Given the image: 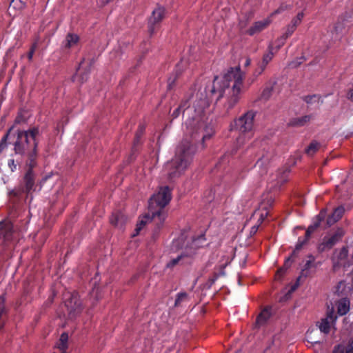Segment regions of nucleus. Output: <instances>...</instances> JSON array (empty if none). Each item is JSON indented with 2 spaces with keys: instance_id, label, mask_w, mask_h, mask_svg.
Masks as SVG:
<instances>
[{
  "instance_id": "obj_6",
  "label": "nucleus",
  "mask_w": 353,
  "mask_h": 353,
  "mask_svg": "<svg viewBox=\"0 0 353 353\" xmlns=\"http://www.w3.org/2000/svg\"><path fill=\"white\" fill-rule=\"evenodd\" d=\"M254 112H245L241 117L234 121V127L241 134L236 139V144L241 146L245 138L250 139L252 136L251 130L253 127Z\"/></svg>"
},
{
  "instance_id": "obj_34",
  "label": "nucleus",
  "mask_w": 353,
  "mask_h": 353,
  "mask_svg": "<svg viewBox=\"0 0 353 353\" xmlns=\"http://www.w3.org/2000/svg\"><path fill=\"white\" fill-rule=\"evenodd\" d=\"M185 256H188V257H190L191 256H187L185 254V248H184V250L182 252V253L179 255L177 257L172 259L167 265V266L168 268H173L174 266H175L176 264H178V263L179 262V261L185 257Z\"/></svg>"
},
{
  "instance_id": "obj_14",
  "label": "nucleus",
  "mask_w": 353,
  "mask_h": 353,
  "mask_svg": "<svg viewBox=\"0 0 353 353\" xmlns=\"http://www.w3.org/2000/svg\"><path fill=\"white\" fill-rule=\"evenodd\" d=\"M336 319V316L334 314V308L328 309L326 316L322 319L319 322V327L321 332L324 334H328L330 330L331 324H332Z\"/></svg>"
},
{
  "instance_id": "obj_1",
  "label": "nucleus",
  "mask_w": 353,
  "mask_h": 353,
  "mask_svg": "<svg viewBox=\"0 0 353 353\" xmlns=\"http://www.w3.org/2000/svg\"><path fill=\"white\" fill-rule=\"evenodd\" d=\"M244 78L245 73L240 66L230 68L222 77H214L213 82L205 88V94L198 91L195 95L185 98L176 110H186L191 108V104L194 110H205L210 108L212 101L217 103L224 94L225 108L232 109L239 101L243 92Z\"/></svg>"
},
{
  "instance_id": "obj_11",
  "label": "nucleus",
  "mask_w": 353,
  "mask_h": 353,
  "mask_svg": "<svg viewBox=\"0 0 353 353\" xmlns=\"http://www.w3.org/2000/svg\"><path fill=\"white\" fill-rule=\"evenodd\" d=\"M206 239L204 233L196 236H193L190 243H188L184 247L185 248V254L187 256H193L196 253V250L200 248H203L205 245Z\"/></svg>"
},
{
  "instance_id": "obj_53",
  "label": "nucleus",
  "mask_w": 353,
  "mask_h": 353,
  "mask_svg": "<svg viewBox=\"0 0 353 353\" xmlns=\"http://www.w3.org/2000/svg\"><path fill=\"white\" fill-rule=\"evenodd\" d=\"M251 63V59L250 58H246L244 65L245 67H248Z\"/></svg>"
},
{
  "instance_id": "obj_57",
  "label": "nucleus",
  "mask_w": 353,
  "mask_h": 353,
  "mask_svg": "<svg viewBox=\"0 0 353 353\" xmlns=\"http://www.w3.org/2000/svg\"><path fill=\"white\" fill-rule=\"evenodd\" d=\"M299 64H301V62H299V63H298V64H296V63H291V65H292V66H297V65H299Z\"/></svg>"
},
{
  "instance_id": "obj_13",
  "label": "nucleus",
  "mask_w": 353,
  "mask_h": 353,
  "mask_svg": "<svg viewBox=\"0 0 353 353\" xmlns=\"http://www.w3.org/2000/svg\"><path fill=\"white\" fill-rule=\"evenodd\" d=\"M321 222V220L315 218L313 223L307 228L305 236L303 237H299L295 249L293 251V254H294L296 251L301 250L303 246L307 243L311 234L320 226Z\"/></svg>"
},
{
  "instance_id": "obj_59",
  "label": "nucleus",
  "mask_w": 353,
  "mask_h": 353,
  "mask_svg": "<svg viewBox=\"0 0 353 353\" xmlns=\"http://www.w3.org/2000/svg\"><path fill=\"white\" fill-rule=\"evenodd\" d=\"M297 285H294L292 288V290H294L296 288Z\"/></svg>"
},
{
  "instance_id": "obj_51",
  "label": "nucleus",
  "mask_w": 353,
  "mask_h": 353,
  "mask_svg": "<svg viewBox=\"0 0 353 353\" xmlns=\"http://www.w3.org/2000/svg\"><path fill=\"white\" fill-rule=\"evenodd\" d=\"M175 79L169 78L168 82V89L171 90L174 83Z\"/></svg>"
},
{
  "instance_id": "obj_12",
  "label": "nucleus",
  "mask_w": 353,
  "mask_h": 353,
  "mask_svg": "<svg viewBox=\"0 0 353 353\" xmlns=\"http://www.w3.org/2000/svg\"><path fill=\"white\" fill-rule=\"evenodd\" d=\"M321 222V220L315 218L313 223L307 228L305 236L303 237H299L295 249L293 251V254H294L296 251L301 250L303 246L307 243L311 234L320 226Z\"/></svg>"
},
{
  "instance_id": "obj_54",
  "label": "nucleus",
  "mask_w": 353,
  "mask_h": 353,
  "mask_svg": "<svg viewBox=\"0 0 353 353\" xmlns=\"http://www.w3.org/2000/svg\"><path fill=\"white\" fill-rule=\"evenodd\" d=\"M349 99L353 101V89L350 91Z\"/></svg>"
},
{
  "instance_id": "obj_31",
  "label": "nucleus",
  "mask_w": 353,
  "mask_h": 353,
  "mask_svg": "<svg viewBox=\"0 0 353 353\" xmlns=\"http://www.w3.org/2000/svg\"><path fill=\"white\" fill-rule=\"evenodd\" d=\"M333 353H353V340L349 343L347 347L343 345H338L335 347Z\"/></svg>"
},
{
  "instance_id": "obj_8",
  "label": "nucleus",
  "mask_w": 353,
  "mask_h": 353,
  "mask_svg": "<svg viewBox=\"0 0 353 353\" xmlns=\"http://www.w3.org/2000/svg\"><path fill=\"white\" fill-rule=\"evenodd\" d=\"M14 228L10 221H0V243L7 246L13 239Z\"/></svg>"
},
{
  "instance_id": "obj_46",
  "label": "nucleus",
  "mask_w": 353,
  "mask_h": 353,
  "mask_svg": "<svg viewBox=\"0 0 353 353\" xmlns=\"http://www.w3.org/2000/svg\"><path fill=\"white\" fill-rule=\"evenodd\" d=\"M8 166L10 168L11 171L14 172L17 170V164L15 163L14 159H10L8 162Z\"/></svg>"
},
{
  "instance_id": "obj_18",
  "label": "nucleus",
  "mask_w": 353,
  "mask_h": 353,
  "mask_svg": "<svg viewBox=\"0 0 353 353\" xmlns=\"http://www.w3.org/2000/svg\"><path fill=\"white\" fill-rule=\"evenodd\" d=\"M334 254H336V261H335V258H333V270H336L338 268H339L341 265L342 262L345 261L348 256V249L347 247L343 246L339 251V253H337V250H335Z\"/></svg>"
},
{
  "instance_id": "obj_38",
  "label": "nucleus",
  "mask_w": 353,
  "mask_h": 353,
  "mask_svg": "<svg viewBox=\"0 0 353 353\" xmlns=\"http://www.w3.org/2000/svg\"><path fill=\"white\" fill-rule=\"evenodd\" d=\"M13 128V127L10 128L8 132V133L4 135V137L1 139V141H0V153L2 152V150H3L6 146H7V139H8V134L10 133V132L12 130V129Z\"/></svg>"
},
{
  "instance_id": "obj_56",
  "label": "nucleus",
  "mask_w": 353,
  "mask_h": 353,
  "mask_svg": "<svg viewBox=\"0 0 353 353\" xmlns=\"http://www.w3.org/2000/svg\"><path fill=\"white\" fill-rule=\"evenodd\" d=\"M174 117H177L179 116V112H174Z\"/></svg>"
},
{
  "instance_id": "obj_23",
  "label": "nucleus",
  "mask_w": 353,
  "mask_h": 353,
  "mask_svg": "<svg viewBox=\"0 0 353 353\" xmlns=\"http://www.w3.org/2000/svg\"><path fill=\"white\" fill-rule=\"evenodd\" d=\"M337 312L339 315L346 314L350 310V301L347 299L339 300L337 303Z\"/></svg>"
},
{
  "instance_id": "obj_48",
  "label": "nucleus",
  "mask_w": 353,
  "mask_h": 353,
  "mask_svg": "<svg viewBox=\"0 0 353 353\" xmlns=\"http://www.w3.org/2000/svg\"><path fill=\"white\" fill-rule=\"evenodd\" d=\"M326 216V210L325 209L321 210L319 214L316 216V219L323 221Z\"/></svg>"
},
{
  "instance_id": "obj_17",
  "label": "nucleus",
  "mask_w": 353,
  "mask_h": 353,
  "mask_svg": "<svg viewBox=\"0 0 353 353\" xmlns=\"http://www.w3.org/2000/svg\"><path fill=\"white\" fill-rule=\"evenodd\" d=\"M270 23L271 20L270 19H265L262 21H256L246 31V33L250 36H252L266 28Z\"/></svg>"
},
{
  "instance_id": "obj_43",
  "label": "nucleus",
  "mask_w": 353,
  "mask_h": 353,
  "mask_svg": "<svg viewBox=\"0 0 353 353\" xmlns=\"http://www.w3.org/2000/svg\"><path fill=\"white\" fill-rule=\"evenodd\" d=\"M145 130V125L143 123H141L139 125L138 130L136 132V135L138 137H142Z\"/></svg>"
},
{
  "instance_id": "obj_49",
  "label": "nucleus",
  "mask_w": 353,
  "mask_h": 353,
  "mask_svg": "<svg viewBox=\"0 0 353 353\" xmlns=\"http://www.w3.org/2000/svg\"><path fill=\"white\" fill-rule=\"evenodd\" d=\"M336 222H337L336 220L334 218V216L332 214H330L327 219V225L328 226H332Z\"/></svg>"
},
{
  "instance_id": "obj_44",
  "label": "nucleus",
  "mask_w": 353,
  "mask_h": 353,
  "mask_svg": "<svg viewBox=\"0 0 353 353\" xmlns=\"http://www.w3.org/2000/svg\"><path fill=\"white\" fill-rule=\"evenodd\" d=\"M183 241V237L181 236V237L179 238L178 239L173 241L172 246L176 248L183 249V247L180 245L181 243Z\"/></svg>"
},
{
  "instance_id": "obj_58",
  "label": "nucleus",
  "mask_w": 353,
  "mask_h": 353,
  "mask_svg": "<svg viewBox=\"0 0 353 353\" xmlns=\"http://www.w3.org/2000/svg\"><path fill=\"white\" fill-rule=\"evenodd\" d=\"M256 230H257V228H256V227H253L252 228V230L253 232H256Z\"/></svg>"
},
{
  "instance_id": "obj_40",
  "label": "nucleus",
  "mask_w": 353,
  "mask_h": 353,
  "mask_svg": "<svg viewBox=\"0 0 353 353\" xmlns=\"http://www.w3.org/2000/svg\"><path fill=\"white\" fill-rule=\"evenodd\" d=\"M37 48V43L34 42V43L32 44L30 49L28 53V59L30 61H31L32 60L34 53Z\"/></svg>"
},
{
  "instance_id": "obj_39",
  "label": "nucleus",
  "mask_w": 353,
  "mask_h": 353,
  "mask_svg": "<svg viewBox=\"0 0 353 353\" xmlns=\"http://www.w3.org/2000/svg\"><path fill=\"white\" fill-rule=\"evenodd\" d=\"M288 8H289V6L287 4L282 3L275 11H274L270 14V17H273L275 14H280V13L284 12L285 10H288Z\"/></svg>"
},
{
  "instance_id": "obj_37",
  "label": "nucleus",
  "mask_w": 353,
  "mask_h": 353,
  "mask_svg": "<svg viewBox=\"0 0 353 353\" xmlns=\"http://www.w3.org/2000/svg\"><path fill=\"white\" fill-rule=\"evenodd\" d=\"M263 71L260 69L259 67L257 66V68L254 70L252 77L248 79L249 84L251 85L254 82V81L256 79V78L260 76Z\"/></svg>"
},
{
  "instance_id": "obj_16",
  "label": "nucleus",
  "mask_w": 353,
  "mask_h": 353,
  "mask_svg": "<svg viewBox=\"0 0 353 353\" xmlns=\"http://www.w3.org/2000/svg\"><path fill=\"white\" fill-rule=\"evenodd\" d=\"M274 84L275 83L274 82L271 85H267L265 88H264L261 95L256 100L254 101L256 107H260L261 104L265 103L270 99L272 96Z\"/></svg>"
},
{
  "instance_id": "obj_29",
  "label": "nucleus",
  "mask_w": 353,
  "mask_h": 353,
  "mask_svg": "<svg viewBox=\"0 0 353 353\" xmlns=\"http://www.w3.org/2000/svg\"><path fill=\"white\" fill-rule=\"evenodd\" d=\"M83 61H84V59H83L81 61V63L79 64V68L77 70V72L73 77V81L77 80L81 83H84L85 81H87V79L88 78L89 73H90V69H89L88 70H86L85 72H84L83 74H81V73L79 74V70H80V67H81V64L83 63Z\"/></svg>"
},
{
  "instance_id": "obj_45",
  "label": "nucleus",
  "mask_w": 353,
  "mask_h": 353,
  "mask_svg": "<svg viewBox=\"0 0 353 353\" xmlns=\"http://www.w3.org/2000/svg\"><path fill=\"white\" fill-rule=\"evenodd\" d=\"M27 120V118L23 115L21 112L19 114V115L15 119V123H25Z\"/></svg>"
},
{
  "instance_id": "obj_55",
  "label": "nucleus",
  "mask_w": 353,
  "mask_h": 353,
  "mask_svg": "<svg viewBox=\"0 0 353 353\" xmlns=\"http://www.w3.org/2000/svg\"><path fill=\"white\" fill-rule=\"evenodd\" d=\"M239 25H240V27H241V29H243V28H245V26H246V24H245V23H243V22H241V21L240 22Z\"/></svg>"
},
{
  "instance_id": "obj_22",
  "label": "nucleus",
  "mask_w": 353,
  "mask_h": 353,
  "mask_svg": "<svg viewBox=\"0 0 353 353\" xmlns=\"http://www.w3.org/2000/svg\"><path fill=\"white\" fill-rule=\"evenodd\" d=\"M68 334L66 332L62 333L60 336L59 341L57 343V347L59 351L58 353H67L66 350L68 347Z\"/></svg>"
},
{
  "instance_id": "obj_5",
  "label": "nucleus",
  "mask_w": 353,
  "mask_h": 353,
  "mask_svg": "<svg viewBox=\"0 0 353 353\" xmlns=\"http://www.w3.org/2000/svg\"><path fill=\"white\" fill-rule=\"evenodd\" d=\"M36 174L34 172H26L20 184L18 187L9 192V197L14 203L18 202L23 194L28 195L35 190Z\"/></svg>"
},
{
  "instance_id": "obj_15",
  "label": "nucleus",
  "mask_w": 353,
  "mask_h": 353,
  "mask_svg": "<svg viewBox=\"0 0 353 353\" xmlns=\"http://www.w3.org/2000/svg\"><path fill=\"white\" fill-rule=\"evenodd\" d=\"M65 306L70 315L74 316L81 311V301L77 294H71L70 299L65 301Z\"/></svg>"
},
{
  "instance_id": "obj_47",
  "label": "nucleus",
  "mask_w": 353,
  "mask_h": 353,
  "mask_svg": "<svg viewBox=\"0 0 353 353\" xmlns=\"http://www.w3.org/2000/svg\"><path fill=\"white\" fill-rule=\"evenodd\" d=\"M112 0H97V6L100 8H103L109 3H110Z\"/></svg>"
},
{
  "instance_id": "obj_27",
  "label": "nucleus",
  "mask_w": 353,
  "mask_h": 353,
  "mask_svg": "<svg viewBox=\"0 0 353 353\" xmlns=\"http://www.w3.org/2000/svg\"><path fill=\"white\" fill-rule=\"evenodd\" d=\"M190 301V298L188 296V293L183 292H179L176 294L175 302H174V307H179L183 306L184 303H188Z\"/></svg>"
},
{
  "instance_id": "obj_32",
  "label": "nucleus",
  "mask_w": 353,
  "mask_h": 353,
  "mask_svg": "<svg viewBox=\"0 0 353 353\" xmlns=\"http://www.w3.org/2000/svg\"><path fill=\"white\" fill-rule=\"evenodd\" d=\"M320 143L316 141H312L305 149V153L308 156H313L319 149Z\"/></svg>"
},
{
  "instance_id": "obj_10",
  "label": "nucleus",
  "mask_w": 353,
  "mask_h": 353,
  "mask_svg": "<svg viewBox=\"0 0 353 353\" xmlns=\"http://www.w3.org/2000/svg\"><path fill=\"white\" fill-rule=\"evenodd\" d=\"M165 14V9L162 6H157L152 12L148 19V32L152 35L155 32L156 26L159 24Z\"/></svg>"
},
{
  "instance_id": "obj_19",
  "label": "nucleus",
  "mask_w": 353,
  "mask_h": 353,
  "mask_svg": "<svg viewBox=\"0 0 353 353\" xmlns=\"http://www.w3.org/2000/svg\"><path fill=\"white\" fill-rule=\"evenodd\" d=\"M110 223L117 228H122L127 221V217L121 211H115L110 218Z\"/></svg>"
},
{
  "instance_id": "obj_28",
  "label": "nucleus",
  "mask_w": 353,
  "mask_h": 353,
  "mask_svg": "<svg viewBox=\"0 0 353 353\" xmlns=\"http://www.w3.org/2000/svg\"><path fill=\"white\" fill-rule=\"evenodd\" d=\"M79 39L77 34H68L64 41V47L67 48L73 47L78 43Z\"/></svg>"
},
{
  "instance_id": "obj_61",
  "label": "nucleus",
  "mask_w": 353,
  "mask_h": 353,
  "mask_svg": "<svg viewBox=\"0 0 353 353\" xmlns=\"http://www.w3.org/2000/svg\"><path fill=\"white\" fill-rule=\"evenodd\" d=\"M225 159V156L223 157L221 161H223Z\"/></svg>"
},
{
  "instance_id": "obj_21",
  "label": "nucleus",
  "mask_w": 353,
  "mask_h": 353,
  "mask_svg": "<svg viewBox=\"0 0 353 353\" xmlns=\"http://www.w3.org/2000/svg\"><path fill=\"white\" fill-rule=\"evenodd\" d=\"M37 150L31 151L28 154V161L26 162L27 170L26 172H34L33 168L37 165Z\"/></svg>"
},
{
  "instance_id": "obj_33",
  "label": "nucleus",
  "mask_w": 353,
  "mask_h": 353,
  "mask_svg": "<svg viewBox=\"0 0 353 353\" xmlns=\"http://www.w3.org/2000/svg\"><path fill=\"white\" fill-rule=\"evenodd\" d=\"M309 258V260H307L305 265H304V268L302 270V272L301 274L303 275H305V276H307V273L305 274V272L308 270L310 268H311L312 267H315V265H314V257L312 256V255H310L308 256Z\"/></svg>"
},
{
  "instance_id": "obj_42",
  "label": "nucleus",
  "mask_w": 353,
  "mask_h": 353,
  "mask_svg": "<svg viewBox=\"0 0 353 353\" xmlns=\"http://www.w3.org/2000/svg\"><path fill=\"white\" fill-rule=\"evenodd\" d=\"M145 224L146 221L143 219L139 221V223L137 224V227L135 228V234H134V236L138 235L140 231L142 230V228L145 225Z\"/></svg>"
},
{
  "instance_id": "obj_24",
  "label": "nucleus",
  "mask_w": 353,
  "mask_h": 353,
  "mask_svg": "<svg viewBox=\"0 0 353 353\" xmlns=\"http://www.w3.org/2000/svg\"><path fill=\"white\" fill-rule=\"evenodd\" d=\"M312 118V115H305L301 117L293 118L290 120L289 125L294 127L303 126L308 123Z\"/></svg>"
},
{
  "instance_id": "obj_3",
  "label": "nucleus",
  "mask_w": 353,
  "mask_h": 353,
  "mask_svg": "<svg viewBox=\"0 0 353 353\" xmlns=\"http://www.w3.org/2000/svg\"><path fill=\"white\" fill-rule=\"evenodd\" d=\"M172 198L171 190L168 186L160 188L158 193L154 194L149 202V214L147 218L151 219L156 222L157 228L159 230L165 219L164 208L169 203Z\"/></svg>"
},
{
  "instance_id": "obj_9",
  "label": "nucleus",
  "mask_w": 353,
  "mask_h": 353,
  "mask_svg": "<svg viewBox=\"0 0 353 353\" xmlns=\"http://www.w3.org/2000/svg\"><path fill=\"white\" fill-rule=\"evenodd\" d=\"M273 150L268 145L264 146L256 155L257 157L255 166L262 169V172H266V166L273 157Z\"/></svg>"
},
{
  "instance_id": "obj_36",
  "label": "nucleus",
  "mask_w": 353,
  "mask_h": 353,
  "mask_svg": "<svg viewBox=\"0 0 353 353\" xmlns=\"http://www.w3.org/2000/svg\"><path fill=\"white\" fill-rule=\"evenodd\" d=\"M304 14L303 12H299L296 17L292 19L290 24L294 26L296 28V27L301 23Z\"/></svg>"
},
{
  "instance_id": "obj_50",
  "label": "nucleus",
  "mask_w": 353,
  "mask_h": 353,
  "mask_svg": "<svg viewBox=\"0 0 353 353\" xmlns=\"http://www.w3.org/2000/svg\"><path fill=\"white\" fill-rule=\"evenodd\" d=\"M141 139V137H138L137 135L135 134L132 148L133 150H136L137 145L140 143Z\"/></svg>"
},
{
  "instance_id": "obj_52",
  "label": "nucleus",
  "mask_w": 353,
  "mask_h": 353,
  "mask_svg": "<svg viewBox=\"0 0 353 353\" xmlns=\"http://www.w3.org/2000/svg\"><path fill=\"white\" fill-rule=\"evenodd\" d=\"M267 65H268L267 64H265V63L261 61V62H259L258 63L257 66L259 67L260 69H261L263 71H264L265 69L266 68Z\"/></svg>"
},
{
  "instance_id": "obj_41",
  "label": "nucleus",
  "mask_w": 353,
  "mask_h": 353,
  "mask_svg": "<svg viewBox=\"0 0 353 353\" xmlns=\"http://www.w3.org/2000/svg\"><path fill=\"white\" fill-rule=\"evenodd\" d=\"M274 57V54L272 50H270L268 53L265 54L263 57L262 61L265 63V64H268L270 61Z\"/></svg>"
},
{
  "instance_id": "obj_26",
  "label": "nucleus",
  "mask_w": 353,
  "mask_h": 353,
  "mask_svg": "<svg viewBox=\"0 0 353 353\" xmlns=\"http://www.w3.org/2000/svg\"><path fill=\"white\" fill-rule=\"evenodd\" d=\"M270 310L268 308H265L256 317V323L259 326L263 325L270 319Z\"/></svg>"
},
{
  "instance_id": "obj_35",
  "label": "nucleus",
  "mask_w": 353,
  "mask_h": 353,
  "mask_svg": "<svg viewBox=\"0 0 353 353\" xmlns=\"http://www.w3.org/2000/svg\"><path fill=\"white\" fill-rule=\"evenodd\" d=\"M344 212H345L344 208L341 205V206L336 208L334 210V212L332 213V215L336 220V221H338L342 218V216L344 214Z\"/></svg>"
},
{
  "instance_id": "obj_60",
  "label": "nucleus",
  "mask_w": 353,
  "mask_h": 353,
  "mask_svg": "<svg viewBox=\"0 0 353 353\" xmlns=\"http://www.w3.org/2000/svg\"><path fill=\"white\" fill-rule=\"evenodd\" d=\"M297 285H294L292 288V290H294L296 288Z\"/></svg>"
},
{
  "instance_id": "obj_20",
  "label": "nucleus",
  "mask_w": 353,
  "mask_h": 353,
  "mask_svg": "<svg viewBox=\"0 0 353 353\" xmlns=\"http://www.w3.org/2000/svg\"><path fill=\"white\" fill-rule=\"evenodd\" d=\"M303 100L307 103L308 108L317 109L323 103L321 97L319 94L307 95L303 97Z\"/></svg>"
},
{
  "instance_id": "obj_7",
  "label": "nucleus",
  "mask_w": 353,
  "mask_h": 353,
  "mask_svg": "<svg viewBox=\"0 0 353 353\" xmlns=\"http://www.w3.org/2000/svg\"><path fill=\"white\" fill-rule=\"evenodd\" d=\"M345 235V231L342 228H338L332 233L325 236L322 242L317 247L318 252L323 253L325 251L331 250L337 243L342 240Z\"/></svg>"
},
{
  "instance_id": "obj_25",
  "label": "nucleus",
  "mask_w": 353,
  "mask_h": 353,
  "mask_svg": "<svg viewBox=\"0 0 353 353\" xmlns=\"http://www.w3.org/2000/svg\"><path fill=\"white\" fill-rule=\"evenodd\" d=\"M296 28L294 26L291 25L290 23L287 26L285 32L278 39V42H279L278 48H279L281 46H282L285 43V40L293 34V32L296 30Z\"/></svg>"
},
{
  "instance_id": "obj_2",
  "label": "nucleus",
  "mask_w": 353,
  "mask_h": 353,
  "mask_svg": "<svg viewBox=\"0 0 353 353\" xmlns=\"http://www.w3.org/2000/svg\"><path fill=\"white\" fill-rule=\"evenodd\" d=\"M204 112H191L185 123L186 136L178 145L175 156L165 166L168 179L171 181L179 178L190 165L196 151V144L210 139L214 133L212 122L207 123L203 119Z\"/></svg>"
},
{
  "instance_id": "obj_4",
  "label": "nucleus",
  "mask_w": 353,
  "mask_h": 353,
  "mask_svg": "<svg viewBox=\"0 0 353 353\" xmlns=\"http://www.w3.org/2000/svg\"><path fill=\"white\" fill-rule=\"evenodd\" d=\"M39 130L33 127L28 130H17V139L14 143V150L16 154L23 155L37 150L39 144Z\"/></svg>"
},
{
  "instance_id": "obj_30",
  "label": "nucleus",
  "mask_w": 353,
  "mask_h": 353,
  "mask_svg": "<svg viewBox=\"0 0 353 353\" xmlns=\"http://www.w3.org/2000/svg\"><path fill=\"white\" fill-rule=\"evenodd\" d=\"M298 252L299 251H296L294 254H293V252H292L291 256L285 260L283 267L279 268L276 272V276L277 277H281L285 274L286 270L291 265V263H292L291 259L292 257H294Z\"/></svg>"
}]
</instances>
